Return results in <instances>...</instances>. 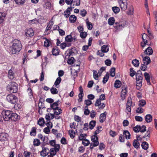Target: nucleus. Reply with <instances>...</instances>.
<instances>
[{
  "mask_svg": "<svg viewBox=\"0 0 157 157\" xmlns=\"http://www.w3.org/2000/svg\"><path fill=\"white\" fill-rule=\"evenodd\" d=\"M7 101L12 104H15L18 101V98L17 96L12 94H10L6 97Z\"/></svg>",
  "mask_w": 157,
  "mask_h": 157,
  "instance_id": "3",
  "label": "nucleus"
},
{
  "mask_svg": "<svg viewBox=\"0 0 157 157\" xmlns=\"http://www.w3.org/2000/svg\"><path fill=\"white\" fill-rule=\"evenodd\" d=\"M80 14L82 17H84L87 14V12L85 10L83 9L80 11Z\"/></svg>",
  "mask_w": 157,
  "mask_h": 157,
  "instance_id": "61",
  "label": "nucleus"
},
{
  "mask_svg": "<svg viewBox=\"0 0 157 157\" xmlns=\"http://www.w3.org/2000/svg\"><path fill=\"white\" fill-rule=\"evenodd\" d=\"M132 99L131 97L128 98L126 108V112H127L128 114V112L131 113V106L132 104Z\"/></svg>",
  "mask_w": 157,
  "mask_h": 157,
  "instance_id": "8",
  "label": "nucleus"
},
{
  "mask_svg": "<svg viewBox=\"0 0 157 157\" xmlns=\"http://www.w3.org/2000/svg\"><path fill=\"white\" fill-rule=\"evenodd\" d=\"M115 68L114 67L111 68L110 69V75L112 77H113L115 75Z\"/></svg>",
  "mask_w": 157,
  "mask_h": 157,
  "instance_id": "47",
  "label": "nucleus"
},
{
  "mask_svg": "<svg viewBox=\"0 0 157 157\" xmlns=\"http://www.w3.org/2000/svg\"><path fill=\"white\" fill-rule=\"evenodd\" d=\"M8 77L11 79H13V78L14 73L12 70L10 69L9 71Z\"/></svg>",
  "mask_w": 157,
  "mask_h": 157,
  "instance_id": "36",
  "label": "nucleus"
},
{
  "mask_svg": "<svg viewBox=\"0 0 157 157\" xmlns=\"http://www.w3.org/2000/svg\"><path fill=\"white\" fill-rule=\"evenodd\" d=\"M142 80H136V88L137 90H139L142 86Z\"/></svg>",
  "mask_w": 157,
  "mask_h": 157,
  "instance_id": "22",
  "label": "nucleus"
},
{
  "mask_svg": "<svg viewBox=\"0 0 157 157\" xmlns=\"http://www.w3.org/2000/svg\"><path fill=\"white\" fill-rule=\"evenodd\" d=\"M87 33L85 32H82L80 33V36L82 39L85 38L87 36Z\"/></svg>",
  "mask_w": 157,
  "mask_h": 157,
  "instance_id": "55",
  "label": "nucleus"
},
{
  "mask_svg": "<svg viewBox=\"0 0 157 157\" xmlns=\"http://www.w3.org/2000/svg\"><path fill=\"white\" fill-rule=\"evenodd\" d=\"M150 132L149 131H147L143 137V139H144L143 140L147 141L149 140L150 137Z\"/></svg>",
  "mask_w": 157,
  "mask_h": 157,
  "instance_id": "23",
  "label": "nucleus"
},
{
  "mask_svg": "<svg viewBox=\"0 0 157 157\" xmlns=\"http://www.w3.org/2000/svg\"><path fill=\"white\" fill-rule=\"evenodd\" d=\"M107 113L105 111L100 114L99 117V121L100 123L103 122L106 119Z\"/></svg>",
  "mask_w": 157,
  "mask_h": 157,
  "instance_id": "15",
  "label": "nucleus"
},
{
  "mask_svg": "<svg viewBox=\"0 0 157 157\" xmlns=\"http://www.w3.org/2000/svg\"><path fill=\"white\" fill-rule=\"evenodd\" d=\"M18 84L14 82L11 81L9 82L6 87V89L10 94L16 93L18 90Z\"/></svg>",
  "mask_w": 157,
  "mask_h": 157,
  "instance_id": "2",
  "label": "nucleus"
},
{
  "mask_svg": "<svg viewBox=\"0 0 157 157\" xmlns=\"http://www.w3.org/2000/svg\"><path fill=\"white\" fill-rule=\"evenodd\" d=\"M115 21V20L114 17H111L109 18L108 20V24L110 25H113Z\"/></svg>",
  "mask_w": 157,
  "mask_h": 157,
  "instance_id": "32",
  "label": "nucleus"
},
{
  "mask_svg": "<svg viewBox=\"0 0 157 157\" xmlns=\"http://www.w3.org/2000/svg\"><path fill=\"white\" fill-rule=\"evenodd\" d=\"M144 75L147 82V83L148 85H151V82H150V77L149 74L147 72H145L144 73Z\"/></svg>",
  "mask_w": 157,
  "mask_h": 157,
  "instance_id": "19",
  "label": "nucleus"
},
{
  "mask_svg": "<svg viewBox=\"0 0 157 157\" xmlns=\"http://www.w3.org/2000/svg\"><path fill=\"white\" fill-rule=\"evenodd\" d=\"M5 16V13L0 12V24L3 23Z\"/></svg>",
  "mask_w": 157,
  "mask_h": 157,
  "instance_id": "26",
  "label": "nucleus"
},
{
  "mask_svg": "<svg viewBox=\"0 0 157 157\" xmlns=\"http://www.w3.org/2000/svg\"><path fill=\"white\" fill-rule=\"evenodd\" d=\"M79 93L78 95V97L79 98L78 99V102H80L82 101V99L84 96V93L83 90L82 86H80L79 88Z\"/></svg>",
  "mask_w": 157,
  "mask_h": 157,
  "instance_id": "11",
  "label": "nucleus"
},
{
  "mask_svg": "<svg viewBox=\"0 0 157 157\" xmlns=\"http://www.w3.org/2000/svg\"><path fill=\"white\" fill-rule=\"evenodd\" d=\"M127 93V87H122V90L121 92V98L122 101L124 100L126 96Z\"/></svg>",
  "mask_w": 157,
  "mask_h": 157,
  "instance_id": "10",
  "label": "nucleus"
},
{
  "mask_svg": "<svg viewBox=\"0 0 157 157\" xmlns=\"http://www.w3.org/2000/svg\"><path fill=\"white\" fill-rule=\"evenodd\" d=\"M16 3L18 5L23 4L25 2V0H14Z\"/></svg>",
  "mask_w": 157,
  "mask_h": 157,
  "instance_id": "58",
  "label": "nucleus"
},
{
  "mask_svg": "<svg viewBox=\"0 0 157 157\" xmlns=\"http://www.w3.org/2000/svg\"><path fill=\"white\" fill-rule=\"evenodd\" d=\"M61 81V79L60 77H58L56 79L54 83V85H55L56 87L58 88L57 86L60 83Z\"/></svg>",
  "mask_w": 157,
  "mask_h": 157,
  "instance_id": "41",
  "label": "nucleus"
},
{
  "mask_svg": "<svg viewBox=\"0 0 157 157\" xmlns=\"http://www.w3.org/2000/svg\"><path fill=\"white\" fill-rule=\"evenodd\" d=\"M49 153V150L47 147L43 148L42 150L40 152V155L42 157H45Z\"/></svg>",
  "mask_w": 157,
  "mask_h": 157,
  "instance_id": "13",
  "label": "nucleus"
},
{
  "mask_svg": "<svg viewBox=\"0 0 157 157\" xmlns=\"http://www.w3.org/2000/svg\"><path fill=\"white\" fill-rule=\"evenodd\" d=\"M121 85V82L119 80H116L114 83V87L116 88L120 87Z\"/></svg>",
  "mask_w": 157,
  "mask_h": 157,
  "instance_id": "31",
  "label": "nucleus"
},
{
  "mask_svg": "<svg viewBox=\"0 0 157 157\" xmlns=\"http://www.w3.org/2000/svg\"><path fill=\"white\" fill-rule=\"evenodd\" d=\"M93 77L94 79L95 80H98V73L97 71L95 70H93Z\"/></svg>",
  "mask_w": 157,
  "mask_h": 157,
  "instance_id": "48",
  "label": "nucleus"
},
{
  "mask_svg": "<svg viewBox=\"0 0 157 157\" xmlns=\"http://www.w3.org/2000/svg\"><path fill=\"white\" fill-rule=\"evenodd\" d=\"M57 152L53 148H51L49 150V153L50 154L52 155H56Z\"/></svg>",
  "mask_w": 157,
  "mask_h": 157,
  "instance_id": "46",
  "label": "nucleus"
},
{
  "mask_svg": "<svg viewBox=\"0 0 157 157\" xmlns=\"http://www.w3.org/2000/svg\"><path fill=\"white\" fill-rule=\"evenodd\" d=\"M143 42L141 43V46L144 48L146 44H147V41L150 39V36H148V35L146 33H144L142 36Z\"/></svg>",
  "mask_w": 157,
  "mask_h": 157,
  "instance_id": "7",
  "label": "nucleus"
},
{
  "mask_svg": "<svg viewBox=\"0 0 157 157\" xmlns=\"http://www.w3.org/2000/svg\"><path fill=\"white\" fill-rule=\"evenodd\" d=\"M109 78V75L107 73L103 78L102 82L104 84H105L108 81Z\"/></svg>",
  "mask_w": 157,
  "mask_h": 157,
  "instance_id": "33",
  "label": "nucleus"
},
{
  "mask_svg": "<svg viewBox=\"0 0 157 157\" xmlns=\"http://www.w3.org/2000/svg\"><path fill=\"white\" fill-rule=\"evenodd\" d=\"M118 2L121 10L125 11L127 8V0H118Z\"/></svg>",
  "mask_w": 157,
  "mask_h": 157,
  "instance_id": "5",
  "label": "nucleus"
},
{
  "mask_svg": "<svg viewBox=\"0 0 157 157\" xmlns=\"http://www.w3.org/2000/svg\"><path fill=\"white\" fill-rule=\"evenodd\" d=\"M74 7L71 6L70 7H68L67 10L64 12L63 15L66 18L68 17L71 14V11L72 10V8Z\"/></svg>",
  "mask_w": 157,
  "mask_h": 157,
  "instance_id": "12",
  "label": "nucleus"
},
{
  "mask_svg": "<svg viewBox=\"0 0 157 157\" xmlns=\"http://www.w3.org/2000/svg\"><path fill=\"white\" fill-rule=\"evenodd\" d=\"M133 145L135 148L137 149L139 147L140 144L137 140H134L133 142Z\"/></svg>",
  "mask_w": 157,
  "mask_h": 157,
  "instance_id": "30",
  "label": "nucleus"
},
{
  "mask_svg": "<svg viewBox=\"0 0 157 157\" xmlns=\"http://www.w3.org/2000/svg\"><path fill=\"white\" fill-rule=\"evenodd\" d=\"M141 56L143 58V61L144 64L146 65H147L150 63L151 61L149 57L146 56L145 57H144L143 56L141 55Z\"/></svg>",
  "mask_w": 157,
  "mask_h": 157,
  "instance_id": "16",
  "label": "nucleus"
},
{
  "mask_svg": "<svg viewBox=\"0 0 157 157\" xmlns=\"http://www.w3.org/2000/svg\"><path fill=\"white\" fill-rule=\"evenodd\" d=\"M65 40L67 42H71L72 41V37L71 35H68L65 37Z\"/></svg>",
  "mask_w": 157,
  "mask_h": 157,
  "instance_id": "42",
  "label": "nucleus"
},
{
  "mask_svg": "<svg viewBox=\"0 0 157 157\" xmlns=\"http://www.w3.org/2000/svg\"><path fill=\"white\" fill-rule=\"evenodd\" d=\"M114 27L117 30L121 29L122 28H123L124 26V25L123 24L121 23L119 24V25H114Z\"/></svg>",
  "mask_w": 157,
  "mask_h": 157,
  "instance_id": "37",
  "label": "nucleus"
},
{
  "mask_svg": "<svg viewBox=\"0 0 157 157\" xmlns=\"http://www.w3.org/2000/svg\"><path fill=\"white\" fill-rule=\"evenodd\" d=\"M96 121L94 120H92L89 123V128L92 130L93 129L96 125Z\"/></svg>",
  "mask_w": 157,
  "mask_h": 157,
  "instance_id": "27",
  "label": "nucleus"
},
{
  "mask_svg": "<svg viewBox=\"0 0 157 157\" xmlns=\"http://www.w3.org/2000/svg\"><path fill=\"white\" fill-rule=\"evenodd\" d=\"M110 135L112 137H114L117 135V132L112 130H110L109 132Z\"/></svg>",
  "mask_w": 157,
  "mask_h": 157,
  "instance_id": "63",
  "label": "nucleus"
},
{
  "mask_svg": "<svg viewBox=\"0 0 157 157\" xmlns=\"http://www.w3.org/2000/svg\"><path fill=\"white\" fill-rule=\"evenodd\" d=\"M144 53L145 54L149 56L152 54L153 51L151 47H149L145 50Z\"/></svg>",
  "mask_w": 157,
  "mask_h": 157,
  "instance_id": "18",
  "label": "nucleus"
},
{
  "mask_svg": "<svg viewBox=\"0 0 157 157\" xmlns=\"http://www.w3.org/2000/svg\"><path fill=\"white\" fill-rule=\"evenodd\" d=\"M58 106V101L51 105L50 107L51 109H52L53 110H57V109L59 108Z\"/></svg>",
  "mask_w": 157,
  "mask_h": 157,
  "instance_id": "20",
  "label": "nucleus"
},
{
  "mask_svg": "<svg viewBox=\"0 0 157 157\" xmlns=\"http://www.w3.org/2000/svg\"><path fill=\"white\" fill-rule=\"evenodd\" d=\"M132 63L135 67H138L139 66L140 63L138 60L135 59H133L132 61Z\"/></svg>",
  "mask_w": 157,
  "mask_h": 157,
  "instance_id": "38",
  "label": "nucleus"
},
{
  "mask_svg": "<svg viewBox=\"0 0 157 157\" xmlns=\"http://www.w3.org/2000/svg\"><path fill=\"white\" fill-rule=\"evenodd\" d=\"M141 146L143 149L147 150L148 147V144L146 142H144L142 144Z\"/></svg>",
  "mask_w": 157,
  "mask_h": 157,
  "instance_id": "39",
  "label": "nucleus"
},
{
  "mask_svg": "<svg viewBox=\"0 0 157 157\" xmlns=\"http://www.w3.org/2000/svg\"><path fill=\"white\" fill-rule=\"evenodd\" d=\"M130 75L132 77H133L136 74V72L133 70V68L132 67L130 69Z\"/></svg>",
  "mask_w": 157,
  "mask_h": 157,
  "instance_id": "49",
  "label": "nucleus"
},
{
  "mask_svg": "<svg viewBox=\"0 0 157 157\" xmlns=\"http://www.w3.org/2000/svg\"><path fill=\"white\" fill-rule=\"evenodd\" d=\"M27 92L30 98H32L33 97V93L31 89L29 87V88L27 90Z\"/></svg>",
  "mask_w": 157,
  "mask_h": 157,
  "instance_id": "56",
  "label": "nucleus"
},
{
  "mask_svg": "<svg viewBox=\"0 0 157 157\" xmlns=\"http://www.w3.org/2000/svg\"><path fill=\"white\" fill-rule=\"evenodd\" d=\"M12 45L11 48V53L12 54H17L19 52L22 48L21 41L17 39H14L12 42Z\"/></svg>",
  "mask_w": 157,
  "mask_h": 157,
  "instance_id": "1",
  "label": "nucleus"
},
{
  "mask_svg": "<svg viewBox=\"0 0 157 157\" xmlns=\"http://www.w3.org/2000/svg\"><path fill=\"white\" fill-rule=\"evenodd\" d=\"M11 115V117L10 120L12 121H16L20 119V116L16 113H13L12 111V114Z\"/></svg>",
  "mask_w": 157,
  "mask_h": 157,
  "instance_id": "14",
  "label": "nucleus"
},
{
  "mask_svg": "<svg viewBox=\"0 0 157 157\" xmlns=\"http://www.w3.org/2000/svg\"><path fill=\"white\" fill-rule=\"evenodd\" d=\"M46 40L45 41L44 43V46L46 47H48L49 46L50 41L46 38Z\"/></svg>",
  "mask_w": 157,
  "mask_h": 157,
  "instance_id": "57",
  "label": "nucleus"
},
{
  "mask_svg": "<svg viewBox=\"0 0 157 157\" xmlns=\"http://www.w3.org/2000/svg\"><path fill=\"white\" fill-rule=\"evenodd\" d=\"M51 93L53 94H56L58 93V90L55 87H52L50 89Z\"/></svg>",
  "mask_w": 157,
  "mask_h": 157,
  "instance_id": "50",
  "label": "nucleus"
},
{
  "mask_svg": "<svg viewBox=\"0 0 157 157\" xmlns=\"http://www.w3.org/2000/svg\"><path fill=\"white\" fill-rule=\"evenodd\" d=\"M25 34L27 37H32L34 36V33L32 29L29 28L25 30Z\"/></svg>",
  "mask_w": 157,
  "mask_h": 157,
  "instance_id": "9",
  "label": "nucleus"
},
{
  "mask_svg": "<svg viewBox=\"0 0 157 157\" xmlns=\"http://www.w3.org/2000/svg\"><path fill=\"white\" fill-rule=\"evenodd\" d=\"M9 134L5 132L0 133V141L4 143L8 140Z\"/></svg>",
  "mask_w": 157,
  "mask_h": 157,
  "instance_id": "6",
  "label": "nucleus"
},
{
  "mask_svg": "<svg viewBox=\"0 0 157 157\" xmlns=\"http://www.w3.org/2000/svg\"><path fill=\"white\" fill-rule=\"evenodd\" d=\"M146 102L144 100H141L139 101V106L140 107L144 106L146 105Z\"/></svg>",
  "mask_w": 157,
  "mask_h": 157,
  "instance_id": "51",
  "label": "nucleus"
},
{
  "mask_svg": "<svg viewBox=\"0 0 157 157\" xmlns=\"http://www.w3.org/2000/svg\"><path fill=\"white\" fill-rule=\"evenodd\" d=\"M112 10L115 13H118L120 11V9L117 6H114L112 8Z\"/></svg>",
  "mask_w": 157,
  "mask_h": 157,
  "instance_id": "43",
  "label": "nucleus"
},
{
  "mask_svg": "<svg viewBox=\"0 0 157 157\" xmlns=\"http://www.w3.org/2000/svg\"><path fill=\"white\" fill-rule=\"evenodd\" d=\"M101 50L103 52H108L109 50L108 46L106 45H103L102 46Z\"/></svg>",
  "mask_w": 157,
  "mask_h": 157,
  "instance_id": "24",
  "label": "nucleus"
},
{
  "mask_svg": "<svg viewBox=\"0 0 157 157\" xmlns=\"http://www.w3.org/2000/svg\"><path fill=\"white\" fill-rule=\"evenodd\" d=\"M76 17L74 15H72L70 16L69 21L70 23H74L76 21Z\"/></svg>",
  "mask_w": 157,
  "mask_h": 157,
  "instance_id": "28",
  "label": "nucleus"
},
{
  "mask_svg": "<svg viewBox=\"0 0 157 157\" xmlns=\"http://www.w3.org/2000/svg\"><path fill=\"white\" fill-rule=\"evenodd\" d=\"M75 60V59L74 57H71L70 58L68 59L67 62L68 64H72L74 63V61Z\"/></svg>",
  "mask_w": 157,
  "mask_h": 157,
  "instance_id": "64",
  "label": "nucleus"
},
{
  "mask_svg": "<svg viewBox=\"0 0 157 157\" xmlns=\"http://www.w3.org/2000/svg\"><path fill=\"white\" fill-rule=\"evenodd\" d=\"M14 108L17 110H18L22 108L21 105L19 103L15 104L14 105Z\"/></svg>",
  "mask_w": 157,
  "mask_h": 157,
  "instance_id": "59",
  "label": "nucleus"
},
{
  "mask_svg": "<svg viewBox=\"0 0 157 157\" xmlns=\"http://www.w3.org/2000/svg\"><path fill=\"white\" fill-rule=\"evenodd\" d=\"M37 128L36 127H33L30 133V135L31 136H35L36 134Z\"/></svg>",
  "mask_w": 157,
  "mask_h": 157,
  "instance_id": "21",
  "label": "nucleus"
},
{
  "mask_svg": "<svg viewBox=\"0 0 157 157\" xmlns=\"http://www.w3.org/2000/svg\"><path fill=\"white\" fill-rule=\"evenodd\" d=\"M62 112V110L60 108H59L57 110H54V114L55 115H59Z\"/></svg>",
  "mask_w": 157,
  "mask_h": 157,
  "instance_id": "45",
  "label": "nucleus"
},
{
  "mask_svg": "<svg viewBox=\"0 0 157 157\" xmlns=\"http://www.w3.org/2000/svg\"><path fill=\"white\" fill-rule=\"evenodd\" d=\"M45 123L44 119L42 117L40 118L38 121V124L40 126H42Z\"/></svg>",
  "mask_w": 157,
  "mask_h": 157,
  "instance_id": "35",
  "label": "nucleus"
},
{
  "mask_svg": "<svg viewBox=\"0 0 157 157\" xmlns=\"http://www.w3.org/2000/svg\"><path fill=\"white\" fill-rule=\"evenodd\" d=\"M123 134L125 135V137L127 139H129L130 136V134L129 132L127 130H125L124 131Z\"/></svg>",
  "mask_w": 157,
  "mask_h": 157,
  "instance_id": "40",
  "label": "nucleus"
},
{
  "mask_svg": "<svg viewBox=\"0 0 157 157\" xmlns=\"http://www.w3.org/2000/svg\"><path fill=\"white\" fill-rule=\"evenodd\" d=\"M68 132L71 138L72 139L74 138L75 135V132L73 130H69Z\"/></svg>",
  "mask_w": 157,
  "mask_h": 157,
  "instance_id": "44",
  "label": "nucleus"
},
{
  "mask_svg": "<svg viewBox=\"0 0 157 157\" xmlns=\"http://www.w3.org/2000/svg\"><path fill=\"white\" fill-rule=\"evenodd\" d=\"M144 111V109L141 107L139 106L136 110V113H141Z\"/></svg>",
  "mask_w": 157,
  "mask_h": 157,
  "instance_id": "54",
  "label": "nucleus"
},
{
  "mask_svg": "<svg viewBox=\"0 0 157 157\" xmlns=\"http://www.w3.org/2000/svg\"><path fill=\"white\" fill-rule=\"evenodd\" d=\"M90 144V141L89 140L86 139H84L82 141V144L85 146H88Z\"/></svg>",
  "mask_w": 157,
  "mask_h": 157,
  "instance_id": "53",
  "label": "nucleus"
},
{
  "mask_svg": "<svg viewBox=\"0 0 157 157\" xmlns=\"http://www.w3.org/2000/svg\"><path fill=\"white\" fill-rule=\"evenodd\" d=\"M11 114L12 111L10 110H4L2 113L3 118L4 120L6 121L10 120Z\"/></svg>",
  "mask_w": 157,
  "mask_h": 157,
  "instance_id": "4",
  "label": "nucleus"
},
{
  "mask_svg": "<svg viewBox=\"0 0 157 157\" xmlns=\"http://www.w3.org/2000/svg\"><path fill=\"white\" fill-rule=\"evenodd\" d=\"M60 50L57 47L53 48L52 50V54L54 56H57L59 54Z\"/></svg>",
  "mask_w": 157,
  "mask_h": 157,
  "instance_id": "17",
  "label": "nucleus"
},
{
  "mask_svg": "<svg viewBox=\"0 0 157 157\" xmlns=\"http://www.w3.org/2000/svg\"><path fill=\"white\" fill-rule=\"evenodd\" d=\"M86 23L88 29L89 30L92 29L93 28V26L92 25V23L89 21H87Z\"/></svg>",
  "mask_w": 157,
  "mask_h": 157,
  "instance_id": "60",
  "label": "nucleus"
},
{
  "mask_svg": "<svg viewBox=\"0 0 157 157\" xmlns=\"http://www.w3.org/2000/svg\"><path fill=\"white\" fill-rule=\"evenodd\" d=\"M92 104L91 101L90 100H85L84 101V104L87 106H89Z\"/></svg>",
  "mask_w": 157,
  "mask_h": 157,
  "instance_id": "62",
  "label": "nucleus"
},
{
  "mask_svg": "<svg viewBox=\"0 0 157 157\" xmlns=\"http://www.w3.org/2000/svg\"><path fill=\"white\" fill-rule=\"evenodd\" d=\"M145 119L147 122H150L152 121V116L151 114H147L145 116Z\"/></svg>",
  "mask_w": 157,
  "mask_h": 157,
  "instance_id": "25",
  "label": "nucleus"
},
{
  "mask_svg": "<svg viewBox=\"0 0 157 157\" xmlns=\"http://www.w3.org/2000/svg\"><path fill=\"white\" fill-rule=\"evenodd\" d=\"M43 143H42L41 145V147L43 148H45L44 147L47 144H49L48 142V141H45V137H44V138L43 140Z\"/></svg>",
  "mask_w": 157,
  "mask_h": 157,
  "instance_id": "34",
  "label": "nucleus"
},
{
  "mask_svg": "<svg viewBox=\"0 0 157 157\" xmlns=\"http://www.w3.org/2000/svg\"><path fill=\"white\" fill-rule=\"evenodd\" d=\"M140 126L139 125H137L136 126L134 127L133 130L136 132H138L140 131Z\"/></svg>",
  "mask_w": 157,
  "mask_h": 157,
  "instance_id": "52",
  "label": "nucleus"
},
{
  "mask_svg": "<svg viewBox=\"0 0 157 157\" xmlns=\"http://www.w3.org/2000/svg\"><path fill=\"white\" fill-rule=\"evenodd\" d=\"M41 144L40 142L38 139H35L33 141V145L34 146H38Z\"/></svg>",
  "mask_w": 157,
  "mask_h": 157,
  "instance_id": "29",
  "label": "nucleus"
}]
</instances>
